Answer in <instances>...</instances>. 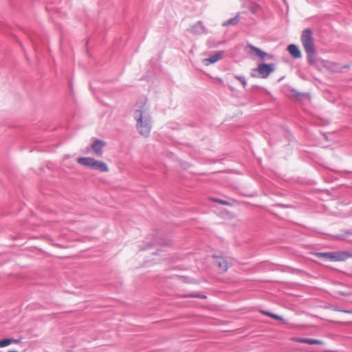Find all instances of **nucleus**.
I'll return each instance as SVG.
<instances>
[{
  "instance_id": "f257e3e1",
  "label": "nucleus",
  "mask_w": 352,
  "mask_h": 352,
  "mask_svg": "<svg viewBox=\"0 0 352 352\" xmlns=\"http://www.w3.org/2000/svg\"><path fill=\"white\" fill-rule=\"evenodd\" d=\"M173 245L171 240H165L158 234H150L142 241L140 247L143 250H154L153 254L162 251L166 247H170Z\"/></svg>"
},
{
  "instance_id": "f03ea898",
  "label": "nucleus",
  "mask_w": 352,
  "mask_h": 352,
  "mask_svg": "<svg viewBox=\"0 0 352 352\" xmlns=\"http://www.w3.org/2000/svg\"><path fill=\"white\" fill-rule=\"evenodd\" d=\"M151 129V119L148 113L146 111H141L137 120V129L142 136L148 137Z\"/></svg>"
},
{
  "instance_id": "7ed1b4c3",
  "label": "nucleus",
  "mask_w": 352,
  "mask_h": 352,
  "mask_svg": "<svg viewBox=\"0 0 352 352\" xmlns=\"http://www.w3.org/2000/svg\"><path fill=\"white\" fill-rule=\"evenodd\" d=\"M78 164L100 172H108L109 168L107 164L102 161L96 160L92 157H78L77 159Z\"/></svg>"
},
{
  "instance_id": "20e7f679",
  "label": "nucleus",
  "mask_w": 352,
  "mask_h": 352,
  "mask_svg": "<svg viewBox=\"0 0 352 352\" xmlns=\"http://www.w3.org/2000/svg\"><path fill=\"white\" fill-rule=\"evenodd\" d=\"M314 254L319 258L331 261H344L352 256V255L347 252H317Z\"/></svg>"
},
{
  "instance_id": "39448f33",
  "label": "nucleus",
  "mask_w": 352,
  "mask_h": 352,
  "mask_svg": "<svg viewBox=\"0 0 352 352\" xmlns=\"http://www.w3.org/2000/svg\"><path fill=\"white\" fill-rule=\"evenodd\" d=\"M301 43L305 52H312L315 50L314 38L311 29L307 28L302 31L301 34Z\"/></svg>"
},
{
  "instance_id": "423d86ee",
  "label": "nucleus",
  "mask_w": 352,
  "mask_h": 352,
  "mask_svg": "<svg viewBox=\"0 0 352 352\" xmlns=\"http://www.w3.org/2000/svg\"><path fill=\"white\" fill-rule=\"evenodd\" d=\"M212 258L214 260V265L221 273L226 272L231 266V263L228 259L222 255L214 254L212 255Z\"/></svg>"
},
{
  "instance_id": "0eeeda50",
  "label": "nucleus",
  "mask_w": 352,
  "mask_h": 352,
  "mask_svg": "<svg viewBox=\"0 0 352 352\" xmlns=\"http://www.w3.org/2000/svg\"><path fill=\"white\" fill-rule=\"evenodd\" d=\"M274 70L273 64H259L257 67V72L261 78H266Z\"/></svg>"
},
{
  "instance_id": "6e6552de",
  "label": "nucleus",
  "mask_w": 352,
  "mask_h": 352,
  "mask_svg": "<svg viewBox=\"0 0 352 352\" xmlns=\"http://www.w3.org/2000/svg\"><path fill=\"white\" fill-rule=\"evenodd\" d=\"M104 145L105 143L104 142L96 140L93 142L91 148L94 153L97 156L100 157L102 155V148L104 146Z\"/></svg>"
},
{
  "instance_id": "1a4fd4ad",
  "label": "nucleus",
  "mask_w": 352,
  "mask_h": 352,
  "mask_svg": "<svg viewBox=\"0 0 352 352\" xmlns=\"http://www.w3.org/2000/svg\"><path fill=\"white\" fill-rule=\"evenodd\" d=\"M223 58V52H218L211 56L209 58H205L203 60V63L206 66H208L210 64L214 63L219 60Z\"/></svg>"
},
{
  "instance_id": "9d476101",
  "label": "nucleus",
  "mask_w": 352,
  "mask_h": 352,
  "mask_svg": "<svg viewBox=\"0 0 352 352\" xmlns=\"http://www.w3.org/2000/svg\"><path fill=\"white\" fill-rule=\"evenodd\" d=\"M287 50L289 53L296 58H300L301 56L300 51L296 45H289L287 47Z\"/></svg>"
},
{
  "instance_id": "9b49d317",
  "label": "nucleus",
  "mask_w": 352,
  "mask_h": 352,
  "mask_svg": "<svg viewBox=\"0 0 352 352\" xmlns=\"http://www.w3.org/2000/svg\"><path fill=\"white\" fill-rule=\"evenodd\" d=\"M18 342H19V340H14L12 338H7V339H4V340H0V347H5V346H7L11 344L12 343H18Z\"/></svg>"
},
{
  "instance_id": "f8f14e48",
  "label": "nucleus",
  "mask_w": 352,
  "mask_h": 352,
  "mask_svg": "<svg viewBox=\"0 0 352 352\" xmlns=\"http://www.w3.org/2000/svg\"><path fill=\"white\" fill-rule=\"evenodd\" d=\"M301 343H306L309 344H322L323 342L320 340L303 338V340H300Z\"/></svg>"
},
{
  "instance_id": "ddd939ff",
  "label": "nucleus",
  "mask_w": 352,
  "mask_h": 352,
  "mask_svg": "<svg viewBox=\"0 0 352 352\" xmlns=\"http://www.w3.org/2000/svg\"><path fill=\"white\" fill-rule=\"evenodd\" d=\"M260 312L265 316H269L273 319L278 320H283V318L278 315L268 312L267 311L261 310Z\"/></svg>"
},
{
  "instance_id": "4468645a",
  "label": "nucleus",
  "mask_w": 352,
  "mask_h": 352,
  "mask_svg": "<svg viewBox=\"0 0 352 352\" xmlns=\"http://www.w3.org/2000/svg\"><path fill=\"white\" fill-rule=\"evenodd\" d=\"M239 15H236L235 17L230 19L228 20L227 21H225L223 23V25L228 26V25H236L239 23Z\"/></svg>"
},
{
  "instance_id": "2eb2a0df",
  "label": "nucleus",
  "mask_w": 352,
  "mask_h": 352,
  "mask_svg": "<svg viewBox=\"0 0 352 352\" xmlns=\"http://www.w3.org/2000/svg\"><path fill=\"white\" fill-rule=\"evenodd\" d=\"M250 48L261 58H264L265 56H268L265 52L254 46H250Z\"/></svg>"
},
{
  "instance_id": "dca6fc26",
  "label": "nucleus",
  "mask_w": 352,
  "mask_h": 352,
  "mask_svg": "<svg viewBox=\"0 0 352 352\" xmlns=\"http://www.w3.org/2000/svg\"><path fill=\"white\" fill-rule=\"evenodd\" d=\"M307 54V60L308 61L313 64L314 63V61H315V54H316V50H312V52H305Z\"/></svg>"
},
{
  "instance_id": "f3484780",
  "label": "nucleus",
  "mask_w": 352,
  "mask_h": 352,
  "mask_svg": "<svg viewBox=\"0 0 352 352\" xmlns=\"http://www.w3.org/2000/svg\"><path fill=\"white\" fill-rule=\"evenodd\" d=\"M184 298H206V296L204 295H200L197 294H185L183 296Z\"/></svg>"
},
{
  "instance_id": "a211bd4d",
  "label": "nucleus",
  "mask_w": 352,
  "mask_h": 352,
  "mask_svg": "<svg viewBox=\"0 0 352 352\" xmlns=\"http://www.w3.org/2000/svg\"><path fill=\"white\" fill-rule=\"evenodd\" d=\"M214 201L217 202L220 204L225 205V206H232L230 203L228 201L221 200V199H214Z\"/></svg>"
},
{
  "instance_id": "6ab92c4d",
  "label": "nucleus",
  "mask_w": 352,
  "mask_h": 352,
  "mask_svg": "<svg viewBox=\"0 0 352 352\" xmlns=\"http://www.w3.org/2000/svg\"><path fill=\"white\" fill-rule=\"evenodd\" d=\"M258 9V6L255 3H252L250 6V11L252 13H255Z\"/></svg>"
},
{
  "instance_id": "aec40b11",
  "label": "nucleus",
  "mask_w": 352,
  "mask_h": 352,
  "mask_svg": "<svg viewBox=\"0 0 352 352\" xmlns=\"http://www.w3.org/2000/svg\"><path fill=\"white\" fill-rule=\"evenodd\" d=\"M236 78L238 79L241 82V84L243 85V87H245V86H246V81H245V79L244 77H243V76H237V77H236Z\"/></svg>"
},
{
  "instance_id": "412c9836",
  "label": "nucleus",
  "mask_w": 352,
  "mask_h": 352,
  "mask_svg": "<svg viewBox=\"0 0 352 352\" xmlns=\"http://www.w3.org/2000/svg\"><path fill=\"white\" fill-rule=\"evenodd\" d=\"M333 310L334 311H341V312H344V313H347V314H352V311L341 310V309H338L337 308H334Z\"/></svg>"
},
{
  "instance_id": "4be33fe9",
  "label": "nucleus",
  "mask_w": 352,
  "mask_h": 352,
  "mask_svg": "<svg viewBox=\"0 0 352 352\" xmlns=\"http://www.w3.org/2000/svg\"><path fill=\"white\" fill-rule=\"evenodd\" d=\"M292 340L293 341H295V342H300V340H303V338H291Z\"/></svg>"
},
{
  "instance_id": "5701e85b",
  "label": "nucleus",
  "mask_w": 352,
  "mask_h": 352,
  "mask_svg": "<svg viewBox=\"0 0 352 352\" xmlns=\"http://www.w3.org/2000/svg\"><path fill=\"white\" fill-rule=\"evenodd\" d=\"M10 352H17L16 351H10Z\"/></svg>"
}]
</instances>
